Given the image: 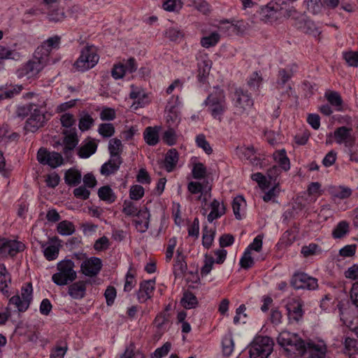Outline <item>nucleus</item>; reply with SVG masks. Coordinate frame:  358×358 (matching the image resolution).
Segmentation results:
<instances>
[{
    "label": "nucleus",
    "mask_w": 358,
    "mask_h": 358,
    "mask_svg": "<svg viewBox=\"0 0 358 358\" xmlns=\"http://www.w3.org/2000/svg\"><path fill=\"white\" fill-rule=\"evenodd\" d=\"M108 150L110 157H121L120 154L122 151V144L120 139L112 138L109 141Z\"/></svg>",
    "instance_id": "nucleus-34"
},
{
    "label": "nucleus",
    "mask_w": 358,
    "mask_h": 358,
    "mask_svg": "<svg viewBox=\"0 0 358 358\" xmlns=\"http://www.w3.org/2000/svg\"><path fill=\"white\" fill-rule=\"evenodd\" d=\"M181 303L186 309L195 308L198 304L196 297L190 292H185L181 299Z\"/></svg>",
    "instance_id": "nucleus-40"
},
{
    "label": "nucleus",
    "mask_w": 358,
    "mask_h": 358,
    "mask_svg": "<svg viewBox=\"0 0 358 358\" xmlns=\"http://www.w3.org/2000/svg\"><path fill=\"white\" fill-rule=\"evenodd\" d=\"M273 341L268 336H257L250 345V358H268L273 349Z\"/></svg>",
    "instance_id": "nucleus-3"
},
{
    "label": "nucleus",
    "mask_w": 358,
    "mask_h": 358,
    "mask_svg": "<svg viewBox=\"0 0 358 358\" xmlns=\"http://www.w3.org/2000/svg\"><path fill=\"white\" fill-rule=\"evenodd\" d=\"M65 137L64 138V145L62 146V152L66 156L69 155V152L72 151L78 143L77 138L76 129L73 128L69 133L64 131Z\"/></svg>",
    "instance_id": "nucleus-20"
},
{
    "label": "nucleus",
    "mask_w": 358,
    "mask_h": 358,
    "mask_svg": "<svg viewBox=\"0 0 358 358\" xmlns=\"http://www.w3.org/2000/svg\"><path fill=\"white\" fill-rule=\"evenodd\" d=\"M57 231L62 236H69L74 233L75 227L72 222L64 220L58 224Z\"/></svg>",
    "instance_id": "nucleus-41"
},
{
    "label": "nucleus",
    "mask_w": 358,
    "mask_h": 358,
    "mask_svg": "<svg viewBox=\"0 0 358 358\" xmlns=\"http://www.w3.org/2000/svg\"><path fill=\"white\" fill-rule=\"evenodd\" d=\"M274 159L279 164L280 169L284 171L289 169V159L286 155L285 150H281L274 153Z\"/></svg>",
    "instance_id": "nucleus-38"
},
{
    "label": "nucleus",
    "mask_w": 358,
    "mask_h": 358,
    "mask_svg": "<svg viewBox=\"0 0 358 358\" xmlns=\"http://www.w3.org/2000/svg\"><path fill=\"white\" fill-rule=\"evenodd\" d=\"M163 141L169 145H173L176 143V134L173 129L169 128L164 132Z\"/></svg>",
    "instance_id": "nucleus-61"
},
{
    "label": "nucleus",
    "mask_w": 358,
    "mask_h": 358,
    "mask_svg": "<svg viewBox=\"0 0 358 358\" xmlns=\"http://www.w3.org/2000/svg\"><path fill=\"white\" fill-rule=\"evenodd\" d=\"M15 56H18L16 51L10 50L3 45H0V69L3 67L4 60L15 59Z\"/></svg>",
    "instance_id": "nucleus-44"
},
{
    "label": "nucleus",
    "mask_w": 358,
    "mask_h": 358,
    "mask_svg": "<svg viewBox=\"0 0 358 358\" xmlns=\"http://www.w3.org/2000/svg\"><path fill=\"white\" fill-rule=\"evenodd\" d=\"M215 263V259L212 256H209L208 255H205L204 265L202 266L201 269V274L202 276L207 275L211 271L213 264Z\"/></svg>",
    "instance_id": "nucleus-59"
},
{
    "label": "nucleus",
    "mask_w": 358,
    "mask_h": 358,
    "mask_svg": "<svg viewBox=\"0 0 358 358\" xmlns=\"http://www.w3.org/2000/svg\"><path fill=\"white\" fill-rule=\"evenodd\" d=\"M130 87L129 97L134 100L132 104V107L134 109L144 107L149 103L148 96L142 88L136 87L134 85H131Z\"/></svg>",
    "instance_id": "nucleus-17"
},
{
    "label": "nucleus",
    "mask_w": 358,
    "mask_h": 358,
    "mask_svg": "<svg viewBox=\"0 0 358 358\" xmlns=\"http://www.w3.org/2000/svg\"><path fill=\"white\" fill-rule=\"evenodd\" d=\"M304 343L305 341L295 334V339L292 338L289 341V351H296L300 355L301 350H304Z\"/></svg>",
    "instance_id": "nucleus-46"
},
{
    "label": "nucleus",
    "mask_w": 358,
    "mask_h": 358,
    "mask_svg": "<svg viewBox=\"0 0 358 358\" xmlns=\"http://www.w3.org/2000/svg\"><path fill=\"white\" fill-rule=\"evenodd\" d=\"M37 160L43 165H48L55 169L63 164L64 159L62 155L57 152H49L47 149L41 148L37 152Z\"/></svg>",
    "instance_id": "nucleus-10"
},
{
    "label": "nucleus",
    "mask_w": 358,
    "mask_h": 358,
    "mask_svg": "<svg viewBox=\"0 0 358 358\" xmlns=\"http://www.w3.org/2000/svg\"><path fill=\"white\" fill-rule=\"evenodd\" d=\"M306 4L308 10L313 15L320 13L324 7L322 0H307Z\"/></svg>",
    "instance_id": "nucleus-47"
},
{
    "label": "nucleus",
    "mask_w": 358,
    "mask_h": 358,
    "mask_svg": "<svg viewBox=\"0 0 358 358\" xmlns=\"http://www.w3.org/2000/svg\"><path fill=\"white\" fill-rule=\"evenodd\" d=\"M203 104L208 106V110L213 117L220 122L222 115L227 108L224 90L217 87H215L213 92L208 96Z\"/></svg>",
    "instance_id": "nucleus-1"
},
{
    "label": "nucleus",
    "mask_w": 358,
    "mask_h": 358,
    "mask_svg": "<svg viewBox=\"0 0 358 358\" xmlns=\"http://www.w3.org/2000/svg\"><path fill=\"white\" fill-rule=\"evenodd\" d=\"M36 106L35 104L33 103H29L24 106H20L17 108L16 110V115L18 117H20L22 119L26 117L29 115L31 114V111Z\"/></svg>",
    "instance_id": "nucleus-53"
},
{
    "label": "nucleus",
    "mask_w": 358,
    "mask_h": 358,
    "mask_svg": "<svg viewBox=\"0 0 358 358\" xmlns=\"http://www.w3.org/2000/svg\"><path fill=\"white\" fill-rule=\"evenodd\" d=\"M345 353L348 354L350 358H358V353L356 352L357 341L355 338L347 337L344 342Z\"/></svg>",
    "instance_id": "nucleus-36"
},
{
    "label": "nucleus",
    "mask_w": 358,
    "mask_h": 358,
    "mask_svg": "<svg viewBox=\"0 0 358 358\" xmlns=\"http://www.w3.org/2000/svg\"><path fill=\"white\" fill-rule=\"evenodd\" d=\"M94 120L89 114H85L79 120V129L84 131L90 129L94 124Z\"/></svg>",
    "instance_id": "nucleus-52"
},
{
    "label": "nucleus",
    "mask_w": 358,
    "mask_h": 358,
    "mask_svg": "<svg viewBox=\"0 0 358 358\" xmlns=\"http://www.w3.org/2000/svg\"><path fill=\"white\" fill-rule=\"evenodd\" d=\"M234 341L231 336H225L222 340V352L224 355L230 356L234 350Z\"/></svg>",
    "instance_id": "nucleus-55"
},
{
    "label": "nucleus",
    "mask_w": 358,
    "mask_h": 358,
    "mask_svg": "<svg viewBox=\"0 0 358 358\" xmlns=\"http://www.w3.org/2000/svg\"><path fill=\"white\" fill-rule=\"evenodd\" d=\"M211 210L208 215L207 220L209 222H213L215 220L222 217L226 211V208L223 203H220L218 200L214 199L210 203Z\"/></svg>",
    "instance_id": "nucleus-24"
},
{
    "label": "nucleus",
    "mask_w": 358,
    "mask_h": 358,
    "mask_svg": "<svg viewBox=\"0 0 358 358\" xmlns=\"http://www.w3.org/2000/svg\"><path fill=\"white\" fill-rule=\"evenodd\" d=\"M350 231L349 223L343 220L339 222L332 231V236L334 238H342Z\"/></svg>",
    "instance_id": "nucleus-30"
},
{
    "label": "nucleus",
    "mask_w": 358,
    "mask_h": 358,
    "mask_svg": "<svg viewBox=\"0 0 358 358\" xmlns=\"http://www.w3.org/2000/svg\"><path fill=\"white\" fill-rule=\"evenodd\" d=\"M60 41V37L58 36H55L53 37H50L47 39L43 43L37 48L35 51L36 55H41L45 59H47L50 52L52 48H56L59 46Z\"/></svg>",
    "instance_id": "nucleus-19"
},
{
    "label": "nucleus",
    "mask_w": 358,
    "mask_h": 358,
    "mask_svg": "<svg viewBox=\"0 0 358 358\" xmlns=\"http://www.w3.org/2000/svg\"><path fill=\"white\" fill-rule=\"evenodd\" d=\"M136 285V280L135 276L131 272L128 271L126 277L124 285V291L126 292H130Z\"/></svg>",
    "instance_id": "nucleus-63"
},
{
    "label": "nucleus",
    "mask_w": 358,
    "mask_h": 358,
    "mask_svg": "<svg viewBox=\"0 0 358 358\" xmlns=\"http://www.w3.org/2000/svg\"><path fill=\"white\" fill-rule=\"evenodd\" d=\"M102 268V262L101 259L92 257L85 258L80 265V271L83 274L88 277L96 276Z\"/></svg>",
    "instance_id": "nucleus-14"
},
{
    "label": "nucleus",
    "mask_w": 358,
    "mask_h": 358,
    "mask_svg": "<svg viewBox=\"0 0 358 358\" xmlns=\"http://www.w3.org/2000/svg\"><path fill=\"white\" fill-rule=\"evenodd\" d=\"M326 98L330 104L336 107V110H342L343 100L341 95L336 92H331L326 94Z\"/></svg>",
    "instance_id": "nucleus-42"
},
{
    "label": "nucleus",
    "mask_w": 358,
    "mask_h": 358,
    "mask_svg": "<svg viewBox=\"0 0 358 358\" xmlns=\"http://www.w3.org/2000/svg\"><path fill=\"white\" fill-rule=\"evenodd\" d=\"M352 129L346 127H340L334 132V136L338 144L344 143L345 147H351L354 144V139L351 135Z\"/></svg>",
    "instance_id": "nucleus-18"
},
{
    "label": "nucleus",
    "mask_w": 358,
    "mask_h": 358,
    "mask_svg": "<svg viewBox=\"0 0 358 358\" xmlns=\"http://www.w3.org/2000/svg\"><path fill=\"white\" fill-rule=\"evenodd\" d=\"M240 264L242 268L248 269L254 264V259L251 256V252L246 249L243 257L240 260Z\"/></svg>",
    "instance_id": "nucleus-56"
},
{
    "label": "nucleus",
    "mask_w": 358,
    "mask_h": 358,
    "mask_svg": "<svg viewBox=\"0 0 358 358\" xmlns=\"http://www.w3.org/2000/svg\"><path fill=\"white\" fill-rule=\"evenodd\" d=\"M96 148L97 145L90 141L79 148L78 154L81 158H88L96 152Z\"/></svg>",
    "instance_id": "nucleus-32"
},
{
    "label": "nucleus",
    "mask_w": 358,
    "mask_h": 358,
    "mask_svg": "<svg viewBox=\"0 0 358 358\" xmlns=\"http://www.w3.org/2000/svg\"><path fill=\"white\" fill-rule=\"evenodd\" d=\"M215 231H208L207 227L203 229V234L202 237V244L206 249H209L212 245L214 240Z\"/></svg>",
    "instance_id": "nucleus-57"
},
{
    "label": "nucleus",
    "mask_w": 358,
    "mask_h": 358,
    "mask_svg": "<svg viewBox=\"0 0 358 358\" xmlns=\"http://www.w3.org/2000/svg\"><path fill=\"white\" fill-rule=\"evenodd\" d=\"M99 56L94 46H85L80 52L73 66L78 71L85 72L92 69L98 63Z\"/></svg>",
    "instance_id": "nucleus-4"
},
{
    "label": "nucleus",
    "mask_w": 358,
    "mask_h": 358,
    "mask_svg": "<svg viewBox=\"0 0 358 358\" xmlns=\"http://www.w3.org/2000/svg\"><path fill=\"white\" fill-rule=\"evenodd\" d=\"M338 307L341 320L343 322V324L349 328H352V325L353 324L352 310L348 308H343L340 305H338Z\"/></svg>",
    "instance_id": "nucleus-33"
},
{
    "label": "nucleus",
    "mask_w": 358,
    "mask_h": 358,
    "mask_svg": "<svg viewBox=\"0 0 358 358\" xmlns=\"http://www.w3.org/2000/svg\"><path fill=\"white\" fill-rule=\"evenodd\" d=\"M11 281L10 276L8 272L6 266L3 264H0V291L8 293V284Z\"/></svg>",
    "instance_id": "nucleus-31"
},
{
    "label": "nucleus",
    "mask_w": 358,
    "mask_h": 358,
    "mask_svg": "<svg viewBox=\"0 0 358 358\" xmlns=\"http://www.w3.org/2000/svg\"><path fill=\"white\" fill-rule=\"evenodd\" d=\"M33 301V287L31 282L24 284L20 289V294L13 296L9 303L14 305L19 312H25Z\"/></svg>",
    "instance_id": "nucleus-5"
},
{
    "label": "nucleus",
    "mask_w": 358,
    "mask_h": 358,
    "mask_svg": "<svg viewBox=\"0 0 358 358\" xmlns=\"http://www.w3.org/2000/svg\"><path fill=\"white\" fill-rule=\"evenodd\" d=\"M122 163L121 157H110V159L101 166L100 172L103 176L113 174L120 169Z\"/></svg>",
    "instance_id": "nucleus-23"
},
{
    "label": "nucleus",
    "mask_w": 358,
    "mask_h": 358,
    "mask_svg": "<svg viewBox=\"0 0 358 358\" xmlns=\"http://www.w3.org/2000/svg\"><path fill=\"white\" fill-rule=\"evenodd\" d=\"M283 5H286L285 0L271 1L266 6H262L259 10V17L265 23L273 22L282 16Z\"/></svg>",
    "instance_id": "nucleus-6"
},
{
    "label": "nucleus",
    "mask_w": 358,
    "mask_h": 358,
    "mask_svg": "<svg viewBox=\"0 0 358 358\" xmlns=\"http://www.w3.org/2000/svg\"><path fill=\"white\" fill-rule=\"evenodd\" d=\"M155 289V280H143L139 284V288L136 292L137 299L140 303H145L150 299Z\"/></svg>",
    "instance_id": "nucleus-16"
},
{
    "label": "nucleus",
    "mask_w": 358,
    "mask_h": 358,
    "mask_svg": "<svg viewBox=\"0 0 358 358\" xmlns=\"http://www.w3.org/2000/svg\"><path fill=\"white\" fill-rule=\"evenodd\" d=\"M61 124L64 127L71 128L76 123V119L74 116L69 113H65L61 115L60 117Z\"/></svg>",
    "instance_id": "nucleus-62"
},
{
    "label": "nucleus",
    "mask_w": 358,
    "mask_h": 358,
    "mask_svg": "<svg viewBox=\"0 0 358 358\" xmlns=\"http://www.w3.org/2000/svg\"><path fill=\"white\" fill-rule=\"evenodd\" d=\"M293 73L289 70L281 69L278 71L277 87H282L292 77Z\"/></svg>",
    "instance_id": "nucleus-50"
},
{
    "label": "nucleus",
    "mask_w": 358,
    "mask_h": 358,
    "mask_svg": "<svg viewBox=\"0 0 358 358\" xmlns=\"http://www.w3.org/2000/svg\"><path fill=\"white\" fill-rule=\"evenodd\" d=\"M185 259V257L182 255V251L178 249L176 263L173 266V273L176 278L182 276L187 269Z\"/></svg>",
    "instance_id": "nucleus-26"
},
{
    "label": "nucleus",
    "mask_w": 358,
    "mask_h": 358,
    "mask_svg": "<svg viewBox=\"0 0 358 358\" xmlns=\"http://www.w3.org/2000/svg\"><path fill=\"white\" fill-rule=\"evenodd\" d=\"M81 172L76 169H68L64 174V181L69 186L76 187L81 182Z\"/></svg>",
    "instance_id": "nucleus-27"
},
{
    "label": "nucleus",
    "mask_w": 358,
    "mask_h": 358,
    "mask_svg": "<svg viewBox=\"0 0 358 358\" xmlns=\"http://www.w3.org/2000/svg\"><path fill=\"white\" fill-rule=\"evenodd\" d=\"M25 245L20 241L0 236V259L8 256L14 257L24 250Z\"/></svg>",
    "instance_id": "nucleus-9"
},
{
    "label": "nucleus",
    "mask_w": 358,
    "mask_h": 358,
    "mask_svg": "<svg viewBox=\"0 0 358 358\" xmlns=\"http://www.w3.org/2000/svg\"><path fill=\"white\" fill-rule=\"evenodd\" d=\"M59 249L55 245H50L44 248L43 254L45 259L48 261L55 260L59 255Z\"/></svg>",
    "instance_id": "nucleus-51"
},
{
    "label": "nucleus",
    "mask_w": 358,
    "mask_h": 358,
    "mask_svg": "<svg viewBox=\"0 0 358 358\" xmlns=\"http://www.w3.org/2000/svg\"><path fill=\"white\" fill-rule=\"evenodd\" d=\"M75 264L71 259H64L57 264V272L52 276V282L59 286H64L73 282L77 278L74 270Z\"/></svg>",
    "instance_id": "nucleus-2"
},
{
    "label": "nucleus",
    "mask_w": 358,
    "mask_h": 358,
    "mask_svg": "<svg viewBox=\"0 0 358 358\" xmlns=\"http://www.w3.org/2000/svg\"><path fill=\"white\" fill-rule=\"evenodd\" d=\"M115 117V110L112 108H103L100 113V118L103 121L113 120Z\"/></svg>",
    "instance_id": "nucleus-64"
},
{
    "label": "nucleus",
    "mask_w": 358,
    "mask_h": 358,
    "mask_svg": "<svg viewBox=\"0 0 358 358\" xmlns=\"http://www.w3.org/2000/svg\"><path fill=\"white\" fill-rule=\"evenodd\" d=\"M22 90V85H16L10 89L0 90V101L3 100L5 99H10L14 96L20 94V92Z\"/></svg>",
    "instance_id": "nucleus-45"
},
{
    "label": "nucleus",
    "mask_w": 358,
    "mask_h": 358,
    "mask_svg": "<svg viewBox=\"0 0 358 358\" xmlns=\"http://www.w3.org/2000/svg\"><path fill=\"white\" fill-rule=\"evenodd\" d=\"M98 196L101 200L108 203L115 202L117 199L113 189L108 185L101 187L98 190Z\"/></svg>",
    "instance_id": "nucleus-29"
},
{
    "label": "nucleus",
    "mask_w": 358,
    "mask_h": 358,
    "mask_svg": "<svg viewBox=\"0 0 358 358\" xmlns=\"http://www.w3.org/2000/svg\"><path fill=\"white\" fill-rule=\"evenodd\" d=\"M86 284L87 282L83 280L71 284L68 287V294L73 299H82L86 294Z\"/></svg>",
    "instance_id": "nucleus-22"
},
{
    "label": "nucleus",
    "mask_w": 358,
    "mask_h": 358,
    "mask_svg": "<svg viewBox=\"0 0 358 358\" xmlns=\"http://www.w3.org/2000/svg\"><path fill=\"white\" fill-rule=\"evenodd\" d=\"M233 101L238 113H243L253 106V99L248 91L242 88L236 89Z\"/></svg>",
    "instance_id": "nucleus-11"
},
{
    "label": "nucleus",
    "mask_w": 358,
    "mask_h": 358,
    "mask_svg": "<svg viewBox=\"0 0 358 358\" xmlns=\"http://www.w3.org/2000/svg\"><path fill=\"white\" fill-rule=\"evenodd\" d=\"M144 140L149 145H155L159 142V129L148 127L143 133Z\"/></svg>",
    "instance_id": "nucleus-28"
},
{
    "label": "nucleus",
    "mask_w": 358,
    "mask_h": 358,
    "mask_svg": "<svg viewBox=\"0 0 358 358\" xmlns=\"http://www.w3.org/2000/svg\"><path fill=\"white\" fill-rule=\"evenodd\" d=\"M46 59L41 55H36L34 58L27 62L18 70L20 77L27 78L36 77L45 66Z\"/></svg>",
    "instance_id": "nucleus-7"
},
{
    "label": "nucleus",
    "mask_w": 358,
    "mask_h": 358,
    "mask_svg": "<svg viewBox=\"0 0 358 358\" xmlns=\"http://www.w3.org/2000/svg\"><path fill=\"white\" fill-rule=\"evenodd\" d=\"M196 145L203 149V150L208 155H210L213 152V149L210 145L209 143L206 141L204 134H199L196 137Z\"/></svg>",
    "instance_id": "nucleus-49"
},
{
    "label": "nucleus",
    "mask_w": 358,
    "mask_h": 358,
    "mask_svg": "<svg viewBox=\"0 0 358 358\" xmlns=\"http://www.w3.org/2000/svg\"><path fill=\"white\" fill-rule=\"evenodd\" d=\"M179 159L178 151L173 148L166 152L164 162V166L166 171L171 172L176 166Z\"/></svg>",
    "instance_id": "nucleus-25"
},
{
    "label": "nucleus",
    "mask_w": 358,
    "mask_h": 358,
    "mask_svg": "<svg viewBox=\"0 0 358 358\" xmlns=\"http://www.w3.org/2000/svg\"><path fill=\"white\" fill-rule=\"evenodd\" d=\"M328 192L334 201L343 200L349 198L352 193V189L345 186H331L328 188Z\"/></svg>",
    "instance_id": "nucleus-21"
},
{
    "label": "nucleus",
    "mask_w": 358,
    "mask_h": 358,
    "mask_svg": "<svg viewBox=\"0 0 358 358\" xmlns=\"http://www.w3.org/2000/svg\"><path fill=\"white\" fill-rule=\"evenodd\" d=\"M206 174V169L202 163L195 164L192 169V176L195 179H201Z\"/></svg>",
    "instance_id": "nucleus-60"
},
{
    "label": "nucleus",
    "mask_w": 358,
    "mask_h": 358,
    "mask_svg": "<svg viewBox=\"0 0 358 358\" xmlns=\"http://www.w3.org/2000/svg\"><path fill=\"white\" fill-rule=\"evenodd\" d=\"M144 195V188L139 185H132L129 190V197L132 200H139Z\"/></svg>",
    "instance_id": "nucleus-58"
},
{
    "label": "nucleus",
    "mask_w": 358,
    "mask_h": 358,
    "mask_svg": "<svg viewBox=\"0 0 358 358\" xmlns=\"http://www.w3.org/2000/svg\"><path fill=\"white\" fill-rule=\"evenodd\" d=\"M220 36L217 32H213L201 38V45L206 48L215 46L220 41Z\"/></svg>",
    "instance_id": "nucleus-37"
},
{
    "label": "nucleus",
    "mask_w": 358,
    "mask_h": 358,
    "mask_svg": "<svg viewBox=\"0 0 358 358\" xmlns=\"http://www.w3.org/2000/svg\"><path fill=\"white\" fill-rule=\"evenodd\" d=\"M245 203V200L243 196H238L235 197L232 202V208L233 212L235 215V217L237 220H241L242 218L241 215L240 213V210L241 206Z\"/></svg>",
    "instance_id": "nucleus-54"
},
{
    "label": "nucleus",
    "mask_w": 358,
    "mask_h": 358,
    "mask_svg": "<svg viewBox=\"0 0 358 358\" xmlns=\"http://www.w3.org/2000/svg\"><path fill=\"white\" fill-rule=\"evenodd\" d=\"M303 303L300 299H292L288 302L286 308L290 322H298L302 319L303 315Z\"/></svg>",
    "instance_id": "nucleus-15"
},
{
    "label": "nucleus",
    "mask_w": 358,
    "mask_h": 358,
    "mask_svg": "<svg viewBox=\"0 0 358 358\" xmlns=\"http://www.w3.org/2000/svg\"><path fill=\"white\" fill-rule=\"evenodd\" d=\"M262 81L263 78L259 73L255 71L249 76L247 84L251 90L257 92L262 85Z\"/></svg>",
    "instance_id": "nucleus-35"
},
{
    "label": "nucleus",
    "mask_w": 358,
    "mask_h": 358,
    "mask_svg": "<svg viewBox=\"0 0 358 358\" xmlns=\"http://www.w3.org/2000/svg\"><path fill=\"white\" fill-rule=\"evenodd\" d=\"M135 345L131 343L120 358H145L144 355L140 351H135Z\"/></svg>",
    "instance_id": "nucleus-43"
},
{
    "label": "nucleus",
    "mask_w": 358,
    "mask_h": 358,
    "mask_svg": "<svg viewBox=\"0 0 358 358\" xmlns=\"http://www.w3.org/2000/svg\"><path fill=\"white\" fill-rule=\"evenodd\" d=\"M45 120V117L43 112L36 105L30 114V117L26 121L24 128L28 132H35L43 126Z\"/></svg>",
    "instance_id": "nucleus-13"
},
{
    "label": "nucleus",
    "mask_w": 358,
    "mask_h": 358,
    "mask_svg": "<svg viewBox=\"0 0 358 358\" xmlns=\"http://www.w3.org/2000/svg\"><path fill=\"white\" fill-rule=\"evenodd\" d=\"M295 289L315 290L318 287L317 279L303 272H296L290 280Z\"/></svg>",
    "instance_id": "nucleus-8"
},
{
    "label": "nucleus",
    "mask_w": 358,
    "mask_h": 358,
    "mask_svg": "<svg viewBox=\"0 0 358 358\" xmlns=\"http://www.w3.org/2000/svg\"><path fill=\"white\" fill-rule=\"evenodd\" d=\"M295 339V334L289 331H283L277 338L278 343L284 348L287 351H289V345L291 339Z\"/></svg>",
    "instance_id": "nucleus-39"
},
{
    "label": "nucleus",
    "mask_w": 358,
    "mask_h": 358,
    "mask_svg": "<svg viewBox=\"0 0 358 358\" xmlns=\"http://www.w3.org/2000/svg\"><path fill=\"white\" fill-rule=\"evenodd\" d=\"M327 353V345L324 341L315 342L310 341L304 343V350L300 354L307 358H324Z\"/></svg>",
    "instance_id": "nucleus-12"
},
{
    "label": "nucleus",
    "mask_w": 358,
    "mask_h": 358,
    "mask_svg": "<svg viewBox=\"0 0 358 358\" xmlns=\"http://www.w3.org/2000/svg\"><path fill=\"white\" fill-rule=\"evenodd\" d=\"M98 132L103 137L109 138L114 135L115 127L111 123H102L99 126Z\"/></svg>",
    "instance_id": "nucleus-48"
}]
</instances>
